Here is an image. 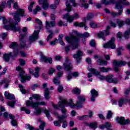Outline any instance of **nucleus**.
Listing matches in <instances>:
<instances>
[{"label": "nucleus", "instance_id": "obj_32", "mask_svg": "<svg viewBox=\"0 0 130 130\" xmlns=\"http://www.w3.org/2000/svg\"><path fill=\"white\" fill-rule=\"evenodd\" d=\"M10 83V81L7 79H4L1 82H0V87L2 85H4V88H7L9 87V84Z\"/></svg>", "mask_w": 130, "mask_h": 130}, {"label": "nucleus", "instance_id": "obj_24", "mask_svg": "<svg viewBox=\"0 0 130 130\" xmlns=\"http://www.w3.org/2000/svg\"><path fill=\"white\" fill-rule=\"evenodd\" d=\"M106 80L108 83H114V84H116V83H117V79L113 78V76L112 75H108L106 77Z\"/></svg>", "mask_w": 130, "mask_h": 130}, {"label": "nucleus", "instance_id": "obj_7", "mask_svg": "<svg viewBox=\"0 0 130 130\" xmlns=\"http://www.w3.org/2000/svg\"><path fill=\"white\" fill-rule=\"evenodd\" d=\"M54 26H55V22L54 21L50 22V23H49L48 21H46V29L47 31L50 33L47 38V41L48 42L51 40L52 36H53V33L51 30H49V29L52 27H54Z\"/></svg>", "mask_w": 130, "mask_h": 130}, {"label": "nucleus", "instance_id": "obj_18", "mask_svg": "<svg viewBox=\"0 0 130 130\" xmlns=\"http://www.w3.org/2000/svg\"><path fill=\"white\" fill-rule=\"evenodd\" d=\"M116 121L118 123H120V124H128L129 123V119H127L126 120H124V118L121 117H117L116 119Z\"/></svg>", "mask_w": 130, "mask_h": 130}, {"label": "nucleus", "instance_id": "obj_61", "mask_svg": "<svg viewBox=\"0 0 130 130\" xmlns=\"http://www.w3.org/2000/svg\"><path fill=\"white\" fill-rule=\"evenodd\" d=\"M57 8V6L55 4H52L50 6V8L53 10H55Z\"/></svg>", "mask_w": 130, "mask_h": 130}, {"label": "nucleus", "instance_id": "obj_8", "mask_svg": "<svg viewBox=\"0 0 130 130\" xmlns=\"http://www.w3.org/2000/svg\"><path fill=\"white\" fill-rule=\"evenodd\" d=\"M87 70L89 71V72L92 73L94 76H95V77H96V78L99 79L101 81L106 80V77L100 75V73L98 71L93 69L91 64L88 65Z\"/></svg>", "mask_w": 130, "mask_h": 130}, {"label": "nucleus", "instance_id": "obj_3", "mask_svg": "<svg viewBox=\"0 0 130 130\" xmlns=\"http://www.w3.org/2000/svg\"><path fill=\"white\" fill-rule=\"evenodd\" d=\"M33 99L36 100L37 102L34 103L33 102H30V101H27L26 102V106H31L32 108H36L35 114H36V115H39L40 114H41V112H42V109H41L40 108L37 107H38L39 106L46 105V103L45 102H40L41 98L38 94H33L32 96L29 98V100H33Z\"/></svg>", "mask_w": 130, "mask_h": 130}, {"label": "nucleus", "instance_id": "obj_60", "mask_svg": "<svg viewBox=\"0 0 130 130\" xmlns=\"http://www.w3.org/2000/svg\"><path fill=\"white\" fill-rule=\"evenodd\" d=\"M36 23L38 24L40 26H41L42 25V21H41L40 20H39L38 18L36 19Z\"/></svg>", "mask_w": 130, "mask_h": 130}, {"label": "nucleus", "instance_id": "obj_6", "mask_svg": "<svg viewBox=\"0 0 130 130\" xmlns=\"http://www.w3.org/2000/svg\"><path fill=\"white\" fill-rule=\"evenodd\" d=\"M16 70L19 72V75L18 78L21 79L22 83H25L26 81H30L31 80V76L26 75L25 76V71L21 66H18L16 68Z\"/></svg>", "mask_w": 130, "mask_h": 130}, {"label": "nucleus", "instance_id": "obj_38", "mask_svg": "<svg viewBox=\"0 0 130 130\" xmlns=\"http://www.w3.org/2000/svg\"><path fill=\"white\" fill-rule=\"evenodd\" d=\"M98 63L100 66H105L107 64V62L105 60L100 59L98 60Z\"/></svg>", "mask_w": 130, "mask_h": 130}, {"label": "nucleus", "instance_id": "obj_4", "mask_svg": "<svg viewBox=\"0 0 130 130\" xmlns=\"http://www.w3.org/2000/svg\"><path fill=\"white\" fill-rule=\"evenodd\" d=\"M72 35L71 37L66 36L65 37V40L71 44L72 49H76L78 48L79 46V41L80 39L78 37L74 36V34H77V32L76 30H72Z\"/></svg>", "mask_w": 130, "mask_h": 130}, {"label": "nucleus", "instance_id": "obj_15", "mask_svg": "<svg viewBox=\"0 0 130 130\" xmlns=\"http://www.w3.org/2000/svg\"><path fill=\"white\" fill-rule=\"evenodd\" d=\"M115 9L116 10H119V12L116 14L114 12L112 13V15L113 17H115V16H117V15L118 16H120V15H121V14H122V6H121V3H118L116 4V7H115Z\"/></svg>", "mask_w": 130, "mask_h": 130}, {"label": "nucleus", "instance_id": "obj_26", "mask_svg": "<svg viewBox=\"0 0 130 130\" xmlns=\"http://www.w3.org/2000/svg\"><path fill=\"white\" fill-rule=\"evenodd\" d=\"M79 5L81 8H84V9H88L89 8V4H88L87 0H80Z\"/></svg>", "mask_w": 130, "mask_h": 130}, {"label": "nucleus", "instance_id": "obj_20", "mask_svg": "<svg viewBox=\"0 0 130 130\" xmlns=\"http://www.w3.org/2000/svg\"><path fill=\"white\" fill-rule=\"evenodd\" d=\"M29 71L31 75L34 76L35 78H39V72H40V68L39 67H36L35 69V72L30 68L29 69Z\"/></svg>", "mask_w": 130, "mask_h": 130}, {"label": "nucleus", "instance_id": "obj_54", "mask_svg": "<svg viewBox=\"0 0 130 130\" xmlns=\"http://www.w3.org/2000/svg\"><path fill=\"white\" fill-rule=\"evenodd\" d=\"M62 91H63V87L62 85H59L58 87V92H59V93H61Z\"/></svg>", "mask_w": 130, "mask_h": 130}, {"label": "nucleus", "instance_id": "obj_55", "mask_svg": "<svg viewBox=\"0 0 130 130\" xmlns=\"http://www.w3.org/2000/svg\"><path fill=\"white\" fill-rule=\"evenodd\" d=\"M58 41L57 39H55V40L51 41L50 42V45H52V46H53L56 44V43Z\"/></svg>", "mask_w": 130, "mask_h": 130}, {"label": "nucleus", "instance_id": "obj_57", "mask_svg": "<svg viewBox=\"0 0 130 130\" xmlns=\"http://www.w3.org/2000/svg\"><path fill=\"white\" fill-rule=\"evenodd\" d=\"M55 72V69L53 68H50L49 70V75H52Z\"/></svg>", "mask_w": 130, "mask_h": 130}, {"label": "nucleus", "instance_id": "obj_29", "mask_svg": "<svg viewBox=\"0 0 130 130\" xmlns=\"http://www.w3.org/2000/svg\"><path fill=\"white\" fill-rule=\"evenodd\" d=\"M83 55V52L79 50L76 54H74L73 56L74 58H76L77 60V62H80L79 60H81V56Z\"/></svg>", "mask_w": 130, "mask_h": 130}, {"label": "nucleus", "instance_id": "obj_28", "mask_svg": "<svg viewBox=\"0 0 130 130\" xmlns=\"http://www.w3.org/2000/svg\"><path fill=\"white\" fill-rule=\"evenodd\" d=\"M63 75V72H59L57 74V77L54 78L53 83L55 85H58L59 84V79L58 78H60V77H62Z\"/></svg>", "mask_w": 130, "mask_h": 130}, {"label": "nucleus", "instance_id": "obj_48", "mask_svg": "<svg viewBox=\"0 0 130 130\" xmlns=\"http://www.w3.org/2000/svg\"><path fill=\"white\" fill-rule=\"evenodd\" d=\"M6 111V108L5 107L3 106H0V116H2L3 115V113L5 112Z\"/></svg>", "mask_w": 130, "mask_h": 130}, {"label": "nucleus", "instance_id": "obj_52", "mask_svg": "<svg viewBox=\"0 0 130 130\" xmlns=\"http://www.w3.org/2000/svg\"><path fill=\"white\" fill-rule=\"evenodd\" d=\"M16 103V102H8V105L9 106H10V107H14L15 106V104Z\"/></svg>", "mask_w": 130, "mask_h": 130}, {"label": "nucleus", "instance_id": "obj_17", "mask_svg": "<svg viewBox=\"0 0 130 130\" xmlns=\"http://www.w3.org/2000/svg\"><path fill=\"white\" fill-rule=\"evenodd\" d=\"M117 23L118 24V26L119 28L122 27V26H124V25H129L130 24V19L127 18L125 21H123L122 20L118 19L117 20Z\"/></svg>", "mask_w": 130, "mask_h": 130}, {"label": "nucleus", "instance_id": "obj_13", "mask_svg": "<svg viewBox=\"0 0 130 130\" xmlns=\"http://www.w3.org/2000/svg\"><path fill=\"white\" fill-rule=\"evenodd\" d=\"M125 64H126V62L124 61L114 60L113 62L114 70L116 72H118L119 67H121V66H125Z\"/></svg>", "mask_w": 130, "mask_h": 130}, {"label": "nucleus", "instance_id": "obj_49", "mask_svg": "<svg viewBox=\"0 0 130 130\" xmlns=\"http://www.w3.org/2000/svg\"><path fill=\"white\" fill-rule=\"evenodd\" d=\"M21 109L22 111H25L26 114H30L31 113V111H30V110L26 109L25 107H22Z\"/></svg>", "mask_w": 130, "mask_h": 130}, {"label": "nucleus", "instance_id": "obj_36", "mask_svg": "<svg viewBox=\"0 0 130 130\" xmlns=\"http://www.w3.org/2000/svg\"><path fill=\"white\" fill-rule=\"evenodd\" d=\"M72 92L74 94L78 95L81 93V89L78 87H75L72 89Z\"/></svg>", "mask_w": 130, "mask_h": 130}, {"label": "nucleus", "instance_id": "obj_59", "mask_svg": "<svg viewBox=\"0 0 130 130\" xmlns=\"http://www.w3.org/2000/svg\"><path fill=\"white\" fill-rule=\"evenodd\" d=\"M38 87H39V85H38V84H34L31 86V90H32V91H35V89H36V88H38Z\"/></svg>", "mask_w": 130, "mask_h": 130}, {"label": "nucleus", "instance_id": "obj_43", "mask_svg": "<svg viewBox=\"0 0 130 130\" xmlns=\"http://www.w3.org/2000/svg\"><path fill=\"white\" fill-rule=\"evenodd\" d=\"M94 18V15L93 14L89 13L87 15V16L86 18L84 19V22L88 21V20H91V19H93Z\"/></svg>", "mask_w": 130, "mask_h": 130}, {"label": "nucleus", "instance_id": "obj_19", "mask_svg": "<svg viewBox=\"0 0 130 130\" xmlns=\"http://www.w3.org/2000/svg\"><path fill=\"white\" fill-rule=\"evenodd\" d=\"M10 48H12V49H14V55H13L12 56H16V55H18V53L19 52V49H18V44L16 42L12 43L10 46Z\"/></svg>", "mask_w": 130, "mask_h": 130}, {"label": "nucleus", "instance_id": "obj_62", "mask_svg": "<svg viewBox=\"0 0 130 130\" xmlns=\"http://www.w3.org/2000/svg\"><path fill=\"white\" fill-rule=\"evenodd\" d=\"M11 123H12V125H13L14 126H15V125H17V120H16L15 119H13L11 121Z\"/></svg>", "mask_w": 130, "mask_h": 130}, {"label": "nucleus", "instance_id": "obj_64", "mask_svg": "<svg viewBox=\"0 0 130 130\" xmlns=\"http://www.w3.org/2000/svg\"><path fill=\"white\" fill-rule=\"evenodd\" d=\"M126 76L125 77V80H127L128 79V76H130V71L126 72Z\"/></svg>", "mask_w": 130, "mask_h": 130}, {"label": "nucleus", "instance_id": "obj_37", "mask_svg": "<svg viewBox=\"0 0 130 130\" xmlns=\"http://www.w3.org/2000/svg\"><path fill=\"white\" fill-rule=\"evenodd\" d=\"M12 55V53L9 54H5L4 55V59L5 61H9L10 60V56Z\"/></svg>", "mask_w": 130, "mask_h": 130}, {"label": "nucleus", "instance_id": "obj_5", "mask_svg": "<svg viewBox=\"0 0 130 130\" xmlns=\"http://www.w3.org/2000/svg\"><path fill=\"white\" fill-rule=\"evenodd\" d=\"M80 16L78 13H75L74 16L70 15V14L67 13L66 15H63L62 19L63 20H67V22L63 23L62 21H59L58 22L59 26H68V22L69 23H72L75 19H78L79 18Z\"/></svg>", "mask_w": 130, "mask_h": 130}, {"label": "nucleus", "instance_id": "obj_11", "mask_svg": "<svg viewBox=\"0 0 130 130\" xmlns=\"http://www.w3.org/2000/svg\"><path fill=\"white\" fill-rule=\"evenodd\" d=\"M39 32H40L39 30H35L33 35L29 37L28 41L29 44H31V43H33V42H35V41L38 39V35L39 34Z\"/></svg>", "mask_w": 130, "mask_h": 130}, {"label": "nucleus", "instance_id": "obj_53", "mask_svg": "<svg viewBox=\"0 0 130 130\" xmlns=\"http://www.w3.org/2000/svg\"><path fill=\"white\" fill-rule=\"evenodd\" d=\"M90 26L91 28H93L94 29H95V28H97V24L93 22L90 23Z\"/></svg>", "mask_w": 130, "mask_h": 130}, {"label": "nucleus", "instance_id": "obj_14", "mask_svg": "<svg viewBox=\"0 0 130 130\" xmlns=\"http://www.w3.org/2000/svg\"><path fill=\"white\" fill-rule=\"evenodd\" d=\"M63 67L64 71H71L73 69V65L71 63L70 59L68 58H67L65 62L63 64Z\"/></svg>", "mask_w": 130, "mask_h": 130}, {"label": "nucleus", "instance_id": "obj_47", "mask_svg": "<svg viewBox=\"0 0 130 130\" xmlns=\"http://www.w3.org/2000/svg\"><path fill=\"white\" fill-rule=\"evenodd\" d=\"M40 11H41V8L39 6H37L36 9L33 10L32 13L35 15L37 14V12H39Z\"/></svg>", "mask_w": 130, "mask_h": 130}, {"label": "nucleus", "instance_id": "obj_45", "mask_svg": "<svg viewBox=\"0 0 130 130\" xmlns=\"http://www.w3.org/2000/svg\"><path fill=\"white\" fill-rule=\"evenodd\" d=\"M114 0H110L109 2L106 1V0H101V3L104 5H110V4H113Z\"/></svg>", "mask_w": 130, "mask_h": 130}, {"label": "nucleus", "instance_id": "obj_31", "mask_svg": "<svg viewBox=\"0 0 130 130\" xmlns=\"http://www.w3.org/2000/svg\"><path fill=\"white\" fill-rule=\"evenodd\" d=\"M109 127H111V123L109 122H107L104 124H101L99 126V128L101 129H104V128H108Z\"/></svg>", "mask_w": 130, "mask_h": 130}, {"label": "nucleus", "instance_id": "obj_23", "mask_svg": "<svg viewBox=\"0 0 130 130\" xmlns=\"http://www.w3.org/2000/svg\"><path fill=\"white\" fill-rule=\"evenodd\" d=\"M90 93H91V94H90L91 101H92V102H94V101L96 100V97L98 96V92L96 91V90H95L94 89H93L90 91Z\"/></svg>", "mask_w": 130, "mask_h": 130}, {"label": "nucleus", "instance_id": "obj_35", "mask_svg": "<svg viewBox=\"0 0 130 130\" xmlns=\"http://www.w3.org/2000/svg\"><path fill=\"white\" fill-rule=\"evenodd\" d=\"M86 125H88V126H89V127L92 129H95V128H97V123L96 122L87 123Z\"/></svg>", "mask_w": 130, "mask_h": 130}, {"label": "nucleus", "instance_id": "obj_10", "mask_svg": "<svg viewBox=\"0 0 130 130\" xmlns=\"http://www.w3.org/2000/svg\"><path fill=\"white\" fill-rule=\"evenodd\" d=\"M66 8L65 9V11L67 13H70L71 11H72V6H71L70 3H72L73 4V7H77V3H75V0H66Z\"/></svg>", "mask_w": 130, "mask_h": 130}, {"label": "nucleus", "instance_id": "obj_46", "mask_svg": "<svg viewBox=\"0 0 130 130\" xmlns=\"http://www.w3.org/2000/svg\"><path fill=\"white\" fill-rule=\"evenodd\" d=\"M106 118L107 119H110L111 118H112V112H111V111H108Z\"/></svg>", "mask_w": 130, "mask_h": 130}, {"label": "nucleus", "instance_id": "obj_12", "mask_svg": "<svg viewBox=\"0 0 130 130\" xmlns=\"http://www.w3.org/2000/svg\"><path fill=\"white\" fill-rule=\"evenodd\" d=\"M110 29V27L109 26H107L106 27V29L104 30L103 31H101L99 34H98V36L99 38H102L104 41H105V36H107V35H109V29Z\"/></svg>", "mask_w": 130, "mask_h": 130}, {"label": "nucleus", "instance_id": "obj_39", "mask_svg": "<svg viewBox=\"0 0 130 130\" xmlns=\"http://www.w3.org/2000/svg\"><path fill=\"white\" fill-rule=\"evenodd\" d=\"M36 5V3L35 2H32L29 4L28 7V10L29 12H32L33 10V7Z\"/></svg>", "mask_w": 130, "mask_h": 130}, {"label": "nucleus", "instance_id": "obj_21", "mask_svg": "<svg viewBox=\"0 0 130 130\" xmlns=\"http://www.w3.org/2000/svg\"><path fill=\"white\" fill-rule=\"evenodd\" d=\"M78 77H79V73L73 72L72 73H69L66 76V79L67 81H71V80L73 79V77L74 78V79H76V78H78Z\"/></svg>", "mask_w": 130, "mask_h": 130}, {"label": "nucleus", "instance_id": "obj_42", "mask_svg": "<svg viewBox=\"0 0 130 130\" xmlns=\"http://www.w3.org/2000/svg\"><path fill=\"white\" fill-rule=\"evenodd\" d=\"M100 71L102 73H107V72H109V71H111V68H105L104 67H102L100 68Z\"/></svg>", "mask_w": 130, "mask_h": 130}, {"label": "nucleus", "instance_id": "obj_51", "mask_svg": "<svg viewBox=\"0 0 130 130\" xmlns=\"http://www.w3.org/2000/svg\"><path fill=\"white\" fill-rule=\"evenodd\" d=\"M19 87L21 93H22V94H25V93H26V90L24 89V87H23L21 84L19 85Z\"/></svg>", "mask_w": 130, "mask_h": 130}, {"label": "nucleus", "instance_id": "obj_44", "mask_svg": "<svg viewBox=\"0 0 130 130\" xmlns=\"http://www.w3.org/2000/svg\"><path fill=\"white\" fill-rule=\"evenodd\" d=\"M20 43L21 47H25V41H24V37L21 36L20 39Z\"/></svg>", "mask_w": 130, "mask_h": 130}, {"label": "nucleus", "instance_id": "obj_1", "mask_svg": "<svg viewBox=\"0 0 130 130\" xmlns=\"http://www.w3.org/2000/svg\"><path fill=\"white\" fill-rule=\"evenodd\" d=\"M6 8V2H2L0 6V12H3V10ZM13 8L15 10H17L15 13H12V16H14V21L16 23H14L12 19H10L9 20L6 19L5 17L0 16V20H3L4 24V28L6 30H12V31H19L20 28L18 26V23L20 22V17H24L25 14V10L24 9H19L18 6V3H15L13 5Z\"/></svg>", "mask_w": 130, "mask_h": 130}, {"label": "nucleus", "instance_id": "obj_58", "mask_svg": "<svg viewBox=\"0 0 130 130\" xmlns=\"http://www.w3.org/2000/svg\"><path fill=\"white\" fill-rule=\"evenodd\" d=\"M25 127L27 129H29V130H34V127H33L32 126L30 125V124H27L25 126Z\"/></svg>", "mask_w": 130, "mask_h": 130}, {"label": "nucleus", "instance_id": "obj_9", "mask_svg": "<svg viewBox=\"0 0 130 130\" xmlns=\"http://www.w3.org/2000/svg\"><path fill=\"white\" fill-rule=\"evenodd\" d=\"M115 41V39L114 38H111L108 43L103 45L104 48H111V49H115V47H116L115 44L114 43Z\"/></svg>", "mask_w": 130, "mask_h": 130}, {"label": "nucleus", "instance_id": "obj_2", "mask_svg": "<svg viewBox=\"0 0 130 130\" xmlns=\"http://www.w3.org/2000/svg\"><path fill=\"white\" fill-rule=\"evenodd\" d=\"M78 101L76 103V105H75L73 102V100H70L68 102L67 101V100L63 99L62 96H59V99L61 101L58 103V105H55L54 104H52V106L54 109L55 110L58 109V107L61 108V111L62 113V115H66L68 114L67 113V109H64L65 106H70L71 108H77L79 109L80 107H82V105L83 102H85L86 98L84 95H79L78 96Z\"/></svg>", "mask_w": 130, "mask_h": 130}, {"label": "nucleus", "instance_id": "obj_27", "mask_svg": "<svg viewBox=\"0 0 130 130\" xmlns=\"http://www.w3.org/2000/svg\"><path fill=\"white\" fill-rule=\"evenodd\" d=\"M41 62H49V63H52V58L45 57V56H42L41 57Z\"/></svg>", "mask_w": 130, "mask_h": 130}, {"label": "nucleus", "instance_id": "obj_56", "mask_svg": "<svg viewBox=\"0 0 130 130\" xmlns=\"http://www.w3.org/2000/svg\"><path fill=\"white\" fill-rule=\"evenodd\" d=\"M13 3H14V0H9L7 3V8H11V4H13Z\"/></svg>", "mask_w": 130, "mask_h": 130}, {"label": "nucleus", "instance_id": "obj_40", "mask_svg": "<svg viewBox=\"0 0 130 130\" xmlns=\"http://www.w3.org/2000/svg\"><path fill=\"white\" fill-rule=\"evenodd\" d=\"M44 113L46 115V116L49 119V120H52V118L50 117V113H49V111L47 109H45L44 111Z\"/></svg>", "mask_w": 130, "mask_h": 130}, {"label": "nucleus", "instance_id": "obj_41", "mask_svg": "<svg viewBox=\"0 0 130 130\" xmlns=\"http://www.w3.org/2000/svg\"><path fill=\"white\" fill-rule=\"evenodd\" d=\"M85 23L84 22H75L74 23V25L76 26V27H84L85 25Z\"/></svg>", "mask_w": 130, "mask_h": 130}, {"label": "nucleus", "instance_id": "obj_16", "mask_svg": "<svg viewBox=\"0 0 130 130\" xmlns=\"http://www.w3.org/2000/svg\"><path fill=\"white\" fill-rule=\"evenodd\" d=\"M53 114L58 117V120H55L54 121L53 123L55 126H61V116H59L57 112L53 113Z\"/></svg>", "mask_w": 130, "mask_h": 130}, {"label": "nucleus", "instance_id": "obj_63", "mask_svg": "<svg viewBox=\"0 0 130 130\" xmlns=\"http://www.w3.org/2000/svg\"><path fill=\"white\" fill-rule=\"evenodd\" d=\"M19 63L20 66H24L25 64V61L22 59H20Z\"/></svg>", "mask_w": 130, "mask_h": 130}, {"label": "nucleus", "instance_id": "obj_25", "mask_svg": "<svg viewBox=\"0 0 130 130\" xmlns=\"http://www.w3.org/2000/svg\"><path fill=\"white\" fill-rule=\"evenodd\" d=\"M40 5H42L44 10H47L48 9V0H39Z\"/></svg>", "mask_w": 130, "mask_h": 130}, {"label": "nucleus", "instance_id": "obj_22", "mask_svg": "<svg viewBox=\"0 0 130 130\" xmlns=\"http://www.w3.org/2000/svg\"><path fill=\"white\" fill-rule=\"evenodd\" d=\"M68 116H69V114H66V115H61V123H62V127H63V128H66V127L68 126V122H67V120H66V119Z\"/></svg>", "mask_w": 130, "mask_h": 130}, {"label": "nucleus", "instance_id": "obj_33", "mask_svg": "<svg viewBox=\"0 0 130 130\" xmlns=\"http://www.w3.org/2000/svg\"><path fill=\"white\" fill-rule=\"evenodd\" d=\"M3 116L5 118H9V117H10L11 119H13L14 117V115H13L12 114H9L8 112H4L3 114Z\"/></svg>", "mask_w": 130, "mask_h": 130}, {"label": "nucleus", "instance_id": "obj_50", "mask_svg": "<svg viewBox=\"0 0 130 130\" xmlns=\"http://www.w3.org/2000/svg\"><path fill=\"white\" fill-rule=\"evenodd\" d=\"M44 126H45V123H44V122H41L40 125V129H38V130H44Z\"/></svg>", "mask_w": 130, "mask_h": 130}, {"label": "nucleus", "instance_id": "obj_30", "mask_svg": "<svg viewBox=\"0 0 130 130\" xmlns=\"http://www.w3.org/2000/svg\"><path fill=\"white\" fill-rule=\"evenodd\" d=\"M5 96L6 99H9L10 100H14L15 99L14 94L10 93L8 91L5 92Z\"/></svg>", "mask_w": 130, "mask_h": 130}, {"label": "nucleus", "instance_id": "obj_34", "mask_svg": "<svg viewBox=\"0 0 130 130\" xmlns=\"http://www.w3.org/2000/svg\"><path fill=\"white\" fill-rule=\"evenodd\" d=\"M44 97L46 100H49V99H50V95L48 89H46L45 90Z\"/></svg>", "mask_w": 130, "mask_h": 130}]
</instances>
